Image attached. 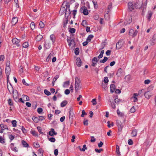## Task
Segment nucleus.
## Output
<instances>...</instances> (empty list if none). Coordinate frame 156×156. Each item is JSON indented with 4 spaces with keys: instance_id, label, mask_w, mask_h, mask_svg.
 Returning a JSON list of instances; mask_svg holds the SVG:
<instances>
[{
    "instance_id": "79ce46f5",
    "label": "nucleus",
    "mask_w": 156,
    "mask_h": 156,
    "mask_svg": "<svg viewBox=\"0 0 156 156\" xmlns=\"http://www.w3.org/2000/svg\"><path fill=\"white\" fill-rule=\"evenodd\" d=\"M12 126L15 127L16 126V121L15 120H13L12 121Z\"/></svg>"
},
{
    "instance_id": "9d476101",
    "label": "nucleus",
    "mask_w": 156,
    "mask_h": 156,
    "mask_svg": "<svg viewBox=\"0 0 156 156\" xmlns=\"http://www.w3.org/2000/svg\"><path fill=\"white\" fill-rule=\"evenodd\" d=\"M144 95L146 98L149 99L152 95V94L149 91H147L144 93Z\"/></svg>"
},
{
    "instance_id": "c03bdc74",
    "label": "nucleus",
    "mask_w": 156,
    "mask_h": 156,
    "mask_svg": "<svg viewBox=\"0 0 156 156\" xmlns=\"http://www.w3.org/2000/svg\"><path fill=\"white\" fill-rule=\"evenodd\" d=\"M48 140L51 142H55V139L54 137L48 138Z\"/></svg>"
},
{
    "instance_id": "bb28decb",
    "label": "nucleus",
    "mask_w": 156,
    "mask_h": 156,
    "mask_svg": "<svg viewBox=\"0 0 156 156\" xmlns=\"http://www.w3.org/2000/svg\"><path fill=\"white\" fill-rule=\"evenodd\" d=\"M94 37V36L93 35L90 34V35L88 37H87V40L89 42H90L91 41V39Z\"/></svg>"
},
{
    "instance_id": "58836bf2",
    "label": "nucleus",
    "mask_w": 156,
    "mask_h": 156,
    "mask_svg": "<svg viewBox=\"0 0 156 156\" xmlns=\"http://www.w3.org/2000/svg\"><path fill=\"white\" fill-rule=\"evenodd\" d=\"M35 26V25L34 22H32L30 25V27H31V29L32 30H34V29Z\"/></svg>"
},
{
    "instance_id": "c85d7f7f",
    "label": "nucleus",
    "mask_w": 156,
    "mask_h": 156,
    "mask_svg": "<svg viewBox=\"0 0 156 156\" xmlns=\"http://www.w3.org/2000/svg\"><path fill=\"white\" fill-rule=\"evenodd\" d=\"M108 59V58L107 57H105L103 59L101 60H100V62L101 63H104L105 62H106V61H107Z\"/></svg>"
},
{
    "instance_id": "5fc2aeb1",
    "label": "nucleus",
    "mask_w": 156,
    "mask_h": 156,
    "mask_svg": "<svg viewBox=\"0 0 156 156\" xmlns=\"http://www.w3.org/2000/svg\"><path fill=\"white\" fill-rule=\"evenodd\" d=\"M43 111L42 109L41 108H38L37 109V112L39 114H40Z\"/></svg>"
},
{
    "instance_id": "052dcab7",
    "label": "nucleus",
    "mask_w": 156,
    "mask_h": 156,
    "mask_svg": "<svg viewBox=\"0 0 156 156\" xmlns=\"http://www.w3.org/2000/svg\"><path fill=\"white\" fill-rule=\"evenodd\" d=\"M34 146L36 148H38L40 147V145L37 142L34 143Z\"/></svg>"
},
{
    "instance_id": "c756f323",
    "label": "nucleus",
    "mask_w": 156,
    "mask_h": 156,
    "mask_svg": "<svg viewBox=\"0 0 156 156\" xmlns=\"http://www.w3.org/2000/svg\"><path fill=\"white\" fill-rule=\"evenodd\" d=\"M67 3H68L66 1H65L62 4V6L64 4H65V5L66 6V8H65L66 10H67V9L68 8H69L70 5H68Z\"/></svg>"
},
{
    "instance_id": "f03ea898",
    "label": "nucleus",
    "mask_w": 156,
    "mask_h": 156,
    "mask_svg": "<svg viewBox=\"0 0 156 156\" xmlns=\"http://www.w3.org/2000/svg\"><path fill=\"white\" fill-rule=\"evenodd\" d=\"M75 90L76 92L80 88V82L77 77L75 78Z\"/></svg>"
},
{
    "instance_id": "9b49d317",
    "label": "nucleus",
    "mask_w": 156,
    "mask_h": 156,
    "mask_svg": "<svg viewBox=\"0 0 156 156\" xmlns=\"http://www.w3.org/2000/svg\"><path fill=\"white\" fill-rule=\"evenodd\" d=\"M134 5L132 2H130L128 3V7L129 10L132 11L134 9Z\"/></svg>"
},
{
    "instance_id": "412c9836",
    "label": "nucleus",
    "mask_w": 156,
    "mask_h": 156,
    "mask_svg": "<svg viewBox=\"0 0 156 156\" xmlns=\"http://www.w3.org/2000/svg\"><path fill=\"white\" fill-rule=\"evenodd\" d=\"M70 111L69 113V118L70 119L71 117L73 118V110L71 108L69 109Z\"/></svg>"
},
{
    "instance_id": "dca6fc26",
    "label": "nucleus",
    "mask_w": 156,
    "mask_h": 156,
    "mask_svg": "<svg viewBox=\"0 0 156 156\" xmlns=\"http://www.w3.org/2000/svg\"><path fill=\"white\" fill-rule=\"evenodd\" d=\"M44 47L47 49L51 47V44L49 41H47L45 42Z\"/></svg>"
},
{
    "instance_id": "4468645a",
    "label": "nucleus",
    "mask_w": 156,
    "mask_h": 156,
    "mask_svg": "<svg viewBox=\"0 0 156 156\" xmlns=\"http://www.w3.org/2000/svg\"><path fill=\"white\" fill-rule=\"evenodd\" d=\"M81 61L80 58H77L76 60V63L78 67H80L81 65Z\"/></svg>"
},
{
    "instance_id": "13d9d810",
    "label": "nucleus",
    "mask_w": 156,
    "mask_h": 156,
    "mask_svg": "<svg viewBox=\"0 0 156 156\" xmlns=\"http://www.w3.org/2000/svg\"><path fill=\"white\" fill-rule=\"evenodd\" d=\"M134 32V30L133 29H131L129 32V34L130 35L133 36V33Z\"/></svg>"
},
{
    "instance_id": "f3484780",
    "label": "nucleus",
    "mask_w": 156,
    "mask_h": 156,
    "mask_svg": "<svg viewBox=\"0 0 156 156\" xmlns=\"http://www.w3.org/2000/svg\"><path fill=\"white\" fill-rule=\"evenodd\" d=\"M18 19L16 17H13L12 20V24L14 25L18 21Z\"/></svg>"
},
{
    "instance_id": "ea45409f",
    "label": "nucleus",
    "mask_w": 156,
    "mask_h": 156,
    "mask_svg": "<svg viewBox=\"0 0 156 156\" xmlns=\"http://www.w3.org/2000/svg\"><path fill=\"white\" fill-rule=\"evenodd\" d=\"M136 111L135 107L133 106L130 110V112L131 113H134Z\"/></svg>"
},
{
    "instance_id": "69168bd1",
    "label": "nucleus",
    "mask_w": 156,
    "mask_h": 156,
    "mask_svg": "<svg viewBox=\"0 0 156 156\" xmlns=\"http://www.w3.org/2000/svg\"><path fill=\"white\" fill-rule=\"evenodd\" d=\"M91 139L90 140V141L91 142H94L95 141L96 139L94 138V136H91Z\"/></svg>"
},
{
    "instance_id": "603ef678",
    "label": "nucleus",
    "mask_w": 156,
    "mask_h": 156,
    "mask_svg": "<svg viewBox=\"0 0 156 156\" xmlns=\"http://www.w3.org/2000/svg\"><path fill=\"white\" fill-rule=\"evenodd\" d=\"M37 129H38V132L41 134H43V132H41L42 129L40 126H38L37 127Z\"/></svg>"
},
{
    "instance_id": "2f4dec72",
    "label": "nucleus",
    "mask_w": 156,
    "mask_h": 156,
    "mask_svg": "<svg viewBox=\"0 0 156 156\" xmlns=\"http://www.w3.org/2000/svg\"><path fill=\"white\" fill-rule=\"evenodd\" d=\"M107 84L106 83L104 84L103 83H102L101 86L102 87L106 90L107 89Z\"/></svg>"
},
{
    "instance_id": "680f3d73",
    "label": "nucleus",
    "mask_w": 156,
    "mask_h": 156,
    "mask_svg": "<svg viewBox=\"0 0 156 156\" xmlns=\"http://www.w3.org/2000/svg\"><path fill=\"white\" fill-rule=\"evenodd\" d=\"M118 115L120 116H122L123 115V114L120 112L119 110H118L117 111Z\"/></svg>"
},
{
    "instance_id": "e433bc0d",
    "label": "nucleus",
    "mask_w": 156,
    "mask_h": 156,
    "mask_svg": "<svg viewBox=\"0 0 156 156\" xmlns=\"http://www.w3.org/2000/svg\"><path fill=\"white\" fill-rule=\"evenodd\" d=\"M109 101L111 103V107L113 108H114V109L115 108V104L113 102H111V101L110 99H109Z\"/></svg>"
},
{
    "instance_id": "e2e57ef3",
    "label": "nucleus",
    "mask_w": 156,
    "mask_h": 156,
    "mask_svg": "<svg viewBox=\"0 0 156 156\" xmlns=\"http://www.w3.org/2000/svg\"><path fill=\"white\" fill-rule=\"evenodd\" d=\"M103 151V149H98L96 148L95 149V151L97 153H100L101 151Z\"/></svg>"
},
{
    "instance_id": "8fccbe9b",
    "label": "nucleus",
    "mask_w": 156,
    "mask_h": 156,
    "mask_svg": "<svg viewBox=\"0 0 156 156\" xmlns=\"http://www.w3.org/2000/svg\"><path fill=\"white\" fill-rule=\"evenodd\" d=\"M28 44L27 42L23 43V48H27L28 47Z\"/></svg>"
},
{
    "instance_id": "3c124183",
    "label": "nucleus",
    "mask_w": 156,
    "mask_h": 156,
    "mask_svg": "<svg viewBox=\"0 0 156 156\" xmlns=\"http://www.w3.org/2000/svg\"><path fill=\"white\" fill-rule=\"evenodd\" d=\"M0 126L2 129H6L7 126L5 125H4L3 124H1L0 125Z\"/></svg>"
},
{
    "instance_id": "6ab92c4d",
    "label": "nucleus",
    "mask_w": 156,
    "mask_h": 156,
    "mask_svg": "<svg viewBox=\"0 0 156 156\" xmlns=\"http://www.w3.org/2000/svg\"><path fill=\"white\" fill-rule=\"evenodd\" d=\"M152 14L153 13L151 11H148V14L147 16V18L149 21L151 20V17Z\"/></svg>"
},
{
    "instance_id": "473e14b6",
    "label": "nucleus",
    "mask_w": 156,
    "mask_h": 156,
    "mask_svg": "<svg viewBox=\"0 0 156 156\" xmlns=\"http://www.w3.org/2000/svg\"><path fill=\"white\" fill-rule=\"evenodd\" d=\"M22 97L25 101H28L29 100V98L27 95H23L22 96Z\"/></svg>"
},
{
    "instance_id": "cd10ccee",
    "label": "nucleus",
    "mask_w": 156,
    "mask_h": 156,
    "mask_svg": "<svg viewBox=\"0 0 156 156\" xmlns=\"http://www.w3.org/2000/svg\"><path fill=\"white\" fill-rule=\"evenodd\" d=\"M131 134L133 136H136L137 134V130L136 129H135L132 131Z\"/></svg>"
},
{
    "instance_id": "0eeeda50",
    "label": "nucleus",
    "mask_w": 156,
    "mask_h": 156,
    "mask_svg": "<svg viewBox=\"0 0 156 156\" xmlns=\"http://www.w3.org/2000/svg\"><path fill=\"white\" fill-rule=\"evenodd\" d=\"M123 42L122 40H120L116 44V48L117 49H119L121 48L123 44Z\"/></svg>"
},
{
    "instance_id": "f257e3e1",
    "label": "nucleus",
    "mask_w": 156,
    "mask_h": 156,
    "mask_svg": "<svg viewBox=\"0 0 156 156\" xmlns=\"http://www.w3.org/2000/svg\"><path fill=\"white\" fill-rule=\"evenodd\" d=\"M146 4H146V5H143L142 2L141 1L140 2L139 1L135 3L134 6L136 9H140L142 6L143 7L142 8V9L143 8V9H142V12H143L144 9H145L146 7Z\"/></svg>"
},
{
    "instance_id": "bf43d9fd",
    "label": "nucleus",
    "mask_w": 156,
    "mask_h": 156,
    "mask_svg": "<svg viewBox=\"0 0 156 156\" xmlns=\"http://www.w3.org/2000/svg\"><path fill=\"white\" fill-rule=\"evenodd\" d=\"M92 102L93 103V105H94L97 104L96 99H93L92 101Z\"/></svg>"
},
{
    "instance_id": "37998d69",
    "label": "nucleus",
    "mask_w": 156,
    "mask_h": 156,
    "mask_svg": "<svg viewBox=\"0 0 156 156\" xmlns=\"http://www.w3.org/2000/svg\"><path fill=\"white\" fill-rule=\"evenodd\" d=\"M145 92V90L144 89H142L140 90L138 92V94L139 95H140V94H141L143 93H144Z\"/></svg>"
},
{
    "instance_id": "a211bd4d",
    "label": "nucleus",
    "mask_w": 156,
    "mask_h": 156,
    "mask_svg": "<svg viewBox=\"0 0 156 156\" xmlns=\"http://www.w3.org/2000/svg\"><path fill=\"white\" fill-rule=\"evenodd\" d=\"M43 36L39 34L37 35L36 37V39L37 41H40L43 38Z\"/></svg>"
},
{
    "instance_id": "6e6d98bb",
    "label": "nucleus",
    "mask_w": 156,
    "mask_h": 156,
    "mask_svg": "<svg viewBox=\"0 0 156 156\" xmlns=\"http://www.w3.org/2000/svg\"><path fill=\"white\" fill-rule=\"evenodd\" d=\"M83 124L87 126L88 125V120L87 119H85L84 120Z\"/></svg>"
},
{
    "instance_id": "de8ad7c7",
    "label": "nucleus",
    "mask_w": 156,
    "mask_h": 156,
    "mask_svg": "<svg viewBox=\"0 0 156 156\" xmlns=\"http://www.w3.org/2000/svg\"><path fill=\"white\" fill-rule=\"evenodd\" d=\"M31 133L33 135L35 136H38V135L36 132V131L34 130H33L31 131Z\"/></svg>"
},
{
    "instance_id": "20e7f679",
    "label": "nucleus",
    "mask_w": 156,
    "mask_h": 156,
    "mask_svg": "<svg viewBox=\"0 0 156 156\" xmlns=\"http://www.w3.org/2000/svg\"><path fill=\"white\" fill-rule=\"evenodd\" d=\"M67 41L68 43V45L69 46L73 45L74 46L75 45V41L74 40L72 39L71 37H67Z\"/></svg>"
},
{
    "instance_id": "7ed1b4c3",
    "label": "nucleus",
    "mask_w": 156,
    "mask_h": 156,
    "mask_svg": "<svg viewBox=\"0 0 156 156\" xmlns=\"http://www.w3.org/2000/svg\"><path fill=\"white\" fill-rule=\"evenodd\" d=\"M12 93L13 94V97L14 100L16 102H18L19 100V96L18 92L16 90H13Z\"/></svg>"
},
{
    "instance_id": "a18cd8bd",
    "label": "nucleus",
    "mask_w": 156,
    "mask_h": 156,
    "mask_svg": "<svg viewBox=\"0 0 156 156\" xmlns=\"http://www.w3.org/2000/svg\"><path fill=\"white\" fill-rule=\"evenodd\" d=\"M75 31H76V30L75 29H74V28H70V29L69 31L70 33H71L72 34H73L75 32Z\"/></svg>"
},
{
    "instance_id": "7c9ffc66",
    "label": "nucleus",
    "mask_w": 156,
    "mask_h": 156,
    "mask_svg": "<svg viewBox=\"0 0 156 156\" xmlns=\"http://www.w3.org/2000/svg\"><path fill=\"white\" fill-rule=\"evenodd\" d=\"M122 69H119L116 75L118 76H120L121 75V73H122Z\"/></svg>"
},
{
    "instance_id": "a878e982",
    "label": "nucleus",
    "mask_w": 156,
    "mask_h": 156,
    "mask_svg": "<svg viewBox=\"0 0 156 156\" xmlns=\"http://www.w3.org/2000/svg\"><path fill=\"white\" fill-rule=\"evenodd\" d=\"M22 143L24 147H28L29 145L24 140H22Z\"/></svg>"
},
{
    "instance_id": "f704fd0d",
    "label": "nucleus",
    "mask_w": 156,
    "mask_h": 156,
    "mask_svg": "<svg viewBox=\"0 0 156 156\" xmlns=\"http://www.w3.org/2000/svg\"><path fill=\"white\" fill-rule=\"evenodd\" d=\"M39 25L40 28H43L44 27V24L42 21H40V22Z\"/></svg>"
},
{
    "instance_id": "09e8293b",
    "label": "nucleus",
    "mask_w": 156,
    "mask_h": 156,
    "mask_svg": "<svg viewBox=\"0 0 156 156\" xmlns=\"http://www.w3.org/2000/svg\"><path fill=\"white\" fill-rule=\"evenodd\" d=\"M81 24L83 27H85V26L87 25V24L86 21L85 20H83Z\"/></svg>"
},
{
    "instance_id": "ddd939ff",
    "label": "nucleus",
    "mask_w": 156,
    "mask_h": 156,
    "mask_svg": "<svg viewBox=\"0 0 156 156\" xmlns=\"http://www.w3.org/2000/svg\"><path fill=\"white\" fill-rule=\"evenodd\" d=\"M49 134L51 136H53L54 135H56L57 134V133L54 130V129L51 128L48 132Z\"/></svg>"
},
{
    "instance_id": "4d7b16f0",
    "label": "nucleus",
    "mask_w": 156,
    "mask_h": 156,
    "mask_svg": "<svg viewBox=\"0 0 156 156\" xmlns=\"http://www.w3.org/2000/svg\"><path fill=\"white\" fill-rule=\"evenodd\" d=\"M103 81L105 83H107L109 81L108 77H105Z\"/></svg>"
},
{
    "instance_id": "72a5a7b5",
    "label": "nucleus",
    "mask_w": 156,
    "mask_h": 156,
    "mask_svg": "<svg viewBox=\"0 0 156 156\" xmlns=\"http://www.w3.org/2000/svg\"><path fill=\"white\" fill-rule=\"evenodd\" d=\"M50 39L53 43L55 41V36L53 34H51L50 35Z\"/></svg>"
},
{
    "instance_id": "1a4fd4ad",
    "label": "nucleus",
    "mask_w": 156,
    "mask_h": 156,
    "mask_svg": "<svg viewBox=\"0 0 156 156\" xmlns=\"http://www.w3.org/2000/svg\"><path fill=\"white\" fill-rule=\"evenodd\" d=\"M12 42L13 44H16L17 47H19L20 44H19L20 41L16 38H14L12 40Z\"/></svg>"
},
{
    "instance_id": "49530a36",
    "label": "nucleus",
    "mask_w": 156,
    "mask_h": 156,
    "mask_svg": "<svg viewBox=\"0 0 156 156\" xmlns=\"http://www.w3.org/2000/svg\"><path fill=\"white\" fill-rule=\"evenodd\" d=\"M8 104L10 106H12L13 105V102L12 100L9 98L8 100Z\"/></svg>"
},
{
    "instance_id": "393cba45",
    "label": "nucleus",
    "mask_w": 156,
    "mask_h": 156,
    "mask_svg": "<svg viewBox=\"0 0 156 156\" xmlns=\"http://www.w3.org/2000/svg\"><path fill=\"white\" fill-rule=\"evenodd\" d=\"M43 153L44 151L42 149L40 148L38 150V154H40V156H43Z\"/></svg>"
},
{
    "instance_id": "b1692460",
    "label": "nucleus",
    "mask_w": 156,
    "mask_h": 156,
    "mask_svg": "<svg viewBox=\"0 0 156 156\" xmlns=\"http://www.w3.org/2000/svg\"><path fill=\"white\" fill-rule=\"evenodd\" d=\"M67 102L65 100L63 101L61 103V106L62 107H64L67 105Z\"/></svg>"
},
{
    "instance_id": "c9c22d12",
    "label": "nucleus",
    "mask_w": 156,
    "mask_h": 156,
    "mask_svg": "<svg viewBox=\"0 0 156 156\" xmlns=\"http://www.w3.org/2000/svg\"><path fill=\"white\" fill-rule=\"evenodd\" d=\"M32 119L36 123L38 122L39 121L38 118L35 117H33Z\"/></svg>"
},
{
    "instance_id": "a19ab883",
    "label": "nucleus",
    "mask_w": 156,
    "mask_h": 156,
    "mask_svg": "<svg viewBox=\"0 0 156 156\" xmlns=\"http://www.w3.org/2000/svg\"><path fill=\"white\" fill-rule=\"evenodd\" d=\"M75 53L76 55H78L79 53V49L78 48H76L75 50Z\"/></svg>"
},
{
    "instance_id": "5701e85b",
    "label": "nucleus",
    "mask_w": 156,
    "mask_h": 156,
    "mask_svg": "<svg viewBox=\"0 0 156 156\" xmlns=\"http://www.w3.org/2000/svg\"><path fill=\"white\" fill-rule=\"evenodd\" d=\"M116 152L118 156H120L121 154L119 151V148L118 145H116Z\"/></svg>"
},
{
    "instance_id": "0e129e2a",
    "label": "nucleus",
    "mask_w": 156,
    "mask_h": 156,
    "mask_svg": "<svg viewBox=\"0 0 156 156\" xmlns=\"http://www.w3.org/2000/svg\"><path fill=\"white\" fill-rule=\"evenodd\" d=\"M87 114V113L85 112L84 110H83L82 112V114L81 115V117H84V115H86Z\"/></svg>"
},
{
    "instance_id": "f8f14e48",
    "label": "nucleus",
    "mask_w": 156,
    "mask_h": 156,
    "mask_svg": "<svg viewBox=\"0 0 156 156\" xmlns=\"http://www.w3.org/2000/svg\"><path fill=\"white\" fill-rule=\"evenodd\" d=\"M9 83V85L8 84V83H7V87L8 89V90L9 91L10 94H11L13 90H14L13 88L11 85V83Z\"/></svg>"
},
{
    "instance_id": "4c0bfd02",
    "label": "nucleus",
    "mask_w": 156,
    "mask_h": 156,
    "mask_svg": "<svg viewBox=\"0 0 156 156\" xmlns=\"http://www.w3.org/2000/svg\"><path fill=\"white\" fill-rule=\"evenodd\" d=\"M44 92L45 94L48 96H49L51 94V93L46 89L44 90Z\"/></svg>"
},
{
    "instance_id": "2eb2a0df",
    "label": "nucleus",
    "mask_w": 156,
    "mask_h": 156,
    "mask_svg": "<svg viewBox=\"0 0 156 156\" xmlns=\"http://www.w3.org/2000/svg\"><path fill=\"white\" fill-rule=\"evenodd\" d=\"M110 91L111 93H113L115 90V86L114 84H111L110 86Z\"/></svg>"
},
{
    "instance_id": "338daca9",
    "label": "nucleus",
    "mask_w": 156,
    "mask_h": 156,
    "mask_svg": "<svg viewBox=\"0 0 156 156\" xmlns=\"http://www.w3.org/2000/svg\"><path fill=\"white\" fill-rule=\"evenodd\" d=\"M54 154L55 156H57L58 154V150L57 149L55 150Z\"/></svg>"
},
{
    "instance_id": "864d4df0",
    "label": "nucleus",
    "mask_w": 156,
    "mask_h": 156,
    "mask_svg": "<svg viewBox=\"0 0 156 156\" xmlns=\"http://www.w3.org/2000/svg\"><path fill=\"white\" fill-rule=\"evenodd\" d=\"M115 102L117 104H119V102H120L121 100L118 98H116L114 99Z\"/></svg>"
},
{
    "instance_id": "4be33fe9",
    "label": "nucleus",
    "mask_w": 156,
    "mask_h": 156,
    "mask_svg": "<svg viewBox=\"0 0 156 156\" xmlns=\"http://www.w3.org/2000/svg\"><path fill=\"white\" fill-rule=\"evenodd\" d=\"M112 8V3H110L109 5L108 6V9L107 10V13L105 15V16L106 15H108V13L109 12V10L111 9Z\"/></svg>"
},
{
    "instance_id": "423d86ee",
    "label": "nucleus",
    "mask_w": 156,
    "mask_h": 156,
    "mask_svg": "<svg viewBox=\"0 0 156 156\" xmlns=\"http://www.w3.org/2000/svg\"><path fill=\"white\" fill-rule=\"evenodd\" d=\"M11 69L10 67H6L5 69V72L7 76V81H9V76L10 73Z\"/></svg>"
},
{
    "instance_id": "aec40b11",
    "label": "nucleus",
    "mask_w": 156,
    "mask_h": 156,
    "mask_svg": "<svg viewBox=\"0 0 156 156\" xmlns=\"http://www.w3.org/2000/svg\"><path fill=\"white\" fill-rule=\"evenodd\" d=\"M65 6H64L63 7H62L61 9H60V12H61V13H62L61 15H62V14H63V13L64 12L65 13V15H66V12L67 10H65L66 9H65Z\"/></svg>"
},
{
    "instance_id": "774afa93",
    "label": "nucleus",
    "mask_w": 156,
    "mask_h": 156,
    "mask_svg": "<svg viewBox=\"0 0 156 156\" xmlns=\"http://www.w3.org/2000/svg\"><path fill=\"white\" fill-rule=\"evenodd\" d=\"M70 93V90L69 89H66L65 91V94L66 95H68Z\"/></svg>"
},
{
    "instance_id": "39448f33",
    "label": "nucleus",
    "mask_w": 156,
    "mask_h": 156,
    "mask_svg": "<svg viewBox=\"0 0 156 156\" xmlns=\"http://www.w3.org/2000/svg\"><path fill=\"white\" fill-rule=\"evenodd\" d=\"M81 13H83L85 15H87L88 14V10L86 7L85 6L82 7L80 9Z\"/></svg>"
},
{
    "instance_id": "6e6552de",
    "label": "nucleus",
    "mask_w": 156,
    "mask_h": 156,
    "mask_svg": "<svg viewBox=\"0 0 156 156\" xmlns=\"http://www.w3.org/2000/svg\"><path fill=\"white\" fill-rule=\"evenodd\" d=\"M116 125L118 127V129L119 131H121L123 127V125H122V123L120 121L118 120L116 122Z\"/></svg>"
}]
</instances>
